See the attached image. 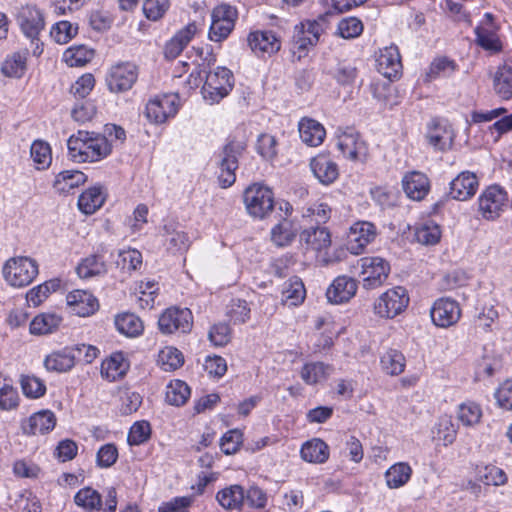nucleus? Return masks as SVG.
<instances>
[{"mask_svg": "<svg viewBox=\"0 0 512 512\" xmlns=\"http://www.w3.org/2000/svg\"><path fill=\"white\" fill-rule=\"evenodd\" d=\"M204 77L205 82L201 92L204 100L209 104L219 103L234 87V75L224 66H218L215 70L206 73Z\"/></svg>", "mask_w": 512, "mask_h": 512, "instance_id": "1", "label": "nucleus"}, {"mask_svg": "<svg viewBox=\"0 0 512 512\" xmlns=\"http://www.w3.org/2000/svg\"><path fill=\"white\" fill-rule=\"evenodd\" d=\"M139 67L131 61H119L111 65L105 74V85L113 94L125 93L138 80Z\"/></svg>", "mask_w": 512, "mask_h": 512, "instance_id": "2", "label": "nucleus"}, {"mask_svg": "<svg viewBox=\"0 0 512 512\" xmlns=\"http://www.w3.org/2000/svg\"><path fill=\"white\" fill-rule=\"evenodd\" d=\"M68 149L73 157L85 155L86 157H107L112 151V144L105 136H93L89 132L79 131L77 136L68 139Z\"/></svg>", "mask_w": 512, "mask_h": 512, "instance_id": "3", "label": "nucleus"}, {"mask_svg": "<svg viewBox=\"0 0 512 512\" xmlns=\"http://www.w3.org/2000/svg\"><path fill=\"white\" fill-rule=\"evenodd\" d=\"M243 200L248 214L253 218L264 219L274 210V193L269 187L260 184L247 187Z\"/></svg>", "mask_w": 512, "mask_h": 512, "instance_id": "4", "label": "nucleus"}, {"mask_svg": "<svg viewBox=\"0 0 512 512\" xmlns=\"http://www.w3.org/2000/svg\"><path fill=\"white\" fill-rule=\"evenodd\" d=\"M74 503L88 512H115L117 508V492L115 488H109L103 504L101 494L94 488L86 486L75 494Z\"/></svg>", "mask_w": 512, "mask_h": 512, "instance_id": "5", "label": "nucleus"}, {"mask_svg": "<svg viewBox=\"0 0 512 512\" xmlns=\"http://www.w3.org/2000/svg\"><path fill=\"white\" fill-rule=\"evenodd\" d=\"M335 145L342 157L352 160H363L368 157L366 142L353 128H338L335 133Z\"/></svg>", "mask_w": 512, "mask_h": 512, "instance_id": "6", "label": "nucleus"}, {"mask_svg": "<svg viewBox=\"0 0 512 512\" xmlns=\"http://www.w3.org/2000/svg\"><path fill=\"white\" fill-rule=\"evenodd\" d=\"M479 212L486 220H495L508 207L507 192L499 185L486 188L478 198Z\"/></svg>", "mask_w": 512, "mask_h": 512, "instance_id": "7", "label": "nucleus"}, {"mask_svg": "<svg viewBox=\"0 0 512 512\" xmlns=\"http://www.w3.org/2000/svg\"><path fill=\"white\" fill-rule=\"evenodd\" d=\"M409 303L407 290L397 286L384 292L374 304L377 315L383 318H393L400 314Z\"/></svg>", "mask_w": 512, "mask_h": 512, "instance_id": "8", "label": "nucleus"}, {"mask_svg": "<svg viewBox=\"0 0 512 512\" xmlns=\"http://www.w3.org/2000/svg\"><path fill=\"white\" fill-rule=\"evenodd\" d=\"M192 326L193 315L188 308H167L158 319L159 330L166 335L175 332L188 333L191 331Z\"/></svg>", "mask_w": 512, "mask_h": 512, "instance_id": "9", "label": "nucleus"}, {"mask_svg": "<svg viewBox=\"0 0 512 512\" xmlns=\"http://www.w3.org/2000/svg\"><path fill=\"white\" fill-rule=\"evenodd\" d=\"M358 262L361 266L362 282L365 289L378 288L388 278L390 265L384 258L369 256L361 258Z\"/></svg>", "mask_w": 512, "mask_h": 512, "instance_id": "10", "label": "nucleus"}, {"mask_svg": "<svg viewBox=\"0 0 512 512\" xmlns=\"http://www.w3.org/2000/svg\"><path fill=\"white\" fill-rule=\"evenodd\" d=\"M178 105V96L175 94L156 96L147 102L145 115L154 123H164L168 118L175 116Z\"/></svg>", "mask_w": 512, "mask_h": 512, "instance_id": "11", "label": "nucleus"}, {"mask_svg": "<svg viewBox=\"0 0 512 512\" xmlns=\"http://www.w3.org/2000/svg\"><path fill=\"white\" fill-rule=\"evenodd\" d=\"M430 315L432 322L436 326L448 328L459 321L461 309L457 301L448 297H442L434 302Z\"/></svg>", "mask_w": 512, "mask_h": 512, "instance_id": "12", "label": "nucleus"}, {"mask_svg": "<svg viewBox=\"0 0 512 512\" xmlns=\"http://www.w3.org/2000/svg\"><path fill=\"white\" fill-rule=\"evenodd\" d=\"M32 260L28 257H18L8 260L3 267L5 280L15 287H24L32 282Z\"/></svg>", "mask_w": 512, "mask_h": 512, "instance_id": "13", "label": "nucleus"}, {"mask_svg": "<svg viewBox=\"0 0 512 512\" xmlns=\"http://www.w3.org/2000/svg\"><path fill=\"white\" fill-rule=\"evenodd\" d=\"M455 136L452 125L444 119H433L426 135L429 145L442 152L451 149Z\"/></svg>", "mask_w": 512, "mask_h": 512, "instance_id": "14", "label": "nucleus"}, {"mask_svg": "<svg viewBox=\"0 0 512 512\" xmlns=\"http://www.w3.org/2000/svg\"><path fill=\"white\" fill-rule=\"evenodd\" d=\"M357 281L349 276L336 277L327 288L326 297L332 304H342L352 299L357 292Z\"/></svg>", "mask_w": 512, "mask_h": 512, "instance_id": "15", "label": "nucleus"}, {"mask_svg": "<svg viewBox=\"0 0 512 512\" xmlns=\"http://www.w3.org/2000/svg\"><path fill=\"white\" fill-rule=\"evenodd\" d=\"M375 236L374 224L365 221L357 222L350 228L347 249L353 254H360L374 240Z\"/></svg>", "mask_w": 512, "mask_h": 512, "instance_id": "16", "label": "nucleus"}, {"mask_svg": "<svg viewBox=\"0 0 512 512\" xmlns=\"http://www.w3.org/2000/svg\"><path fill=\"white\" fill-rule=\"evenodd\" d=\"M66 300L71 312L80 317L90 316L99 308L97 298L86 290H74L67 295Z\"/></svg>", "mask_w": 512, "mask_h": 512, "instance_id": "17", "label": "nucleus"}, {"mask_svg": "<svg viewBox=\"0 0 512 512\" xmlns=\"http://www.w3.org/2000/svg\"><path fill=\"white\" fill-rule=\"evenodd\" d=\"M377 70L384 77L393 80L399 77L402 63L397 46L391 45L380 50L377 58Z\"/></svg>", "mask_w": 512, "mask_h": 512, "instance_id": "18", "label": "nucleus"}, {"mask_svg": "<svg viewBox=\"0 0 512 512\" xmlns=\"http://www.w3.org/2000/svg\"><path fill=\"white\" fill-rule=\"evenodd\" d=\"M248 44L257 56L272 55L280 50L281 42L273 31H255L248 36Z\"/></svg>", "mask_w": 512, "mask_h": 512, "instance_id": "19", "label": "nucleus"}, {"mask_svg": "<svg viewBox=\"0 0 512 512\" xmlns=\"http://www.w3.org/2000/svg\"><path fill=\"white\" fill-rule=\"evenodd\" d=\"M162 236L164 237V245L167 250L172 252L185 251L190 245L187 233L174 220H168L164 223Z\"/></svg>", "mask_w": 512, "mask_h": 512, "instance_id": "20", "label": "nucleus"}, {"mask_svg": "<svg viewBox=\"0 0 512 512\" xmlns=\"http://www.w3.org/2000/svg\"><path fill=\"white\" fill-rule=\"evenodd\" d=\"M478 188V180L474 173L461 172L450 182L449 195L459 201H465L472 197Z\"/></svg>", "mask_w": 512, "mask_h": 512, "instance_id": "21", "label": "nucleus"}, {"mask_svg": "<svg viewBox=\"0 0 512 512\" xmlns=\"http://www.w3.org/2000/svg\"><path fill=\"white\" fill-rule=\"evenodd\" d=\"M300 243L305 245L307 250L320 252L331 245V235L326 227L311 226L300 233Z\"/></svg>", "mask_w": 512, "mask_h": 512, "instance_id": "22", "label": "nucleus"}, {"mask_svg": "<svg viewBox=\"0 0 512 512\" xmlns=\"http://www.w3.org/2000/svg\"><path fill=\"white\" fill-rule=\"evenodd\" d=\"M247 130L244 125L237 126L227 137L223 147L222 160H238L243 157L247 146Z\"/></svg>", "mask_w": 512, "mask_h": 512, "instance_id": "23", "label": "nucleus"}, {"mask_svg": "<svg viewBox=\"0 0 512 512\" xmlns=\"http://www.w3.org/2000/svg\"><path fill=\"white\" fill-rule=\"evenodd\" d=\"M298 131L303 143L311 147H317L323 143L326 130L317 120L303 117L298 123Z\"/></svg>", "mask_w": 512, "mask_h": 512, "instance_id": "24", "label": "nucleus"}, {"mask_svg": "<svg viewBox=\"0 0 512 512\" xmlns=\"http://www.w3.org/2000/svg\"><path fill=\"white\" fill-rule=\"evenodd\" d=\"M402 186L407 197L417 201L424 199L430 189L427 176L417 171L406 174L402 179Z\"/></svg>", "mask_w": 512, "mask_h": 512, "instance_id": "25", "label": "nucleus"}, {"mask_svg": "<svg viewBox=\"0 0 512 512\" xmlns=\"http://www.w3.org/2000/svg\"><path fill=\"white\" fill-rule=\"evenodd\" d=\"M300 455L308 463L323 464L329 459V446L322 439L313 438L303 443Z\"/></svg>", "mask_w": 512, "mask_h": 512, "instance_id": "26", "label": "nucleus"}, {"mask_svg": "<svg viewBox=\"0 0 512 512\" xmlns=\"http://www.w3.org/2000/svg\"><path fill=\"white\" fill-rule=\"evenodd\" d=\"M87 181V175L80 170H64L57 174L53 187L61 194H69Z\"/></svg>", "mask_w": 512, "mask_h": 512, "instance_id": "27", "label": "nucleus"}, {"mask_svg": "<svg viewBox=\"0 0 512 512\" xmlns=\"http://www.w3.org/2000/svg\"><path fill=\"white\" fill-rule=\"evenodd\" d=\"M197 31L194 23L188 24L185 28L180 30L173 38H171L165 45L164 55L167 59H175L184 49V47L191 41Z\"/></svg>", "mask_w": 512, "mask_h": 512, "instance_id": "28", "label": "nucleus"}, {"mask_svg": "<svg viewBox=\"0 0 512 512\" xmlns=\"http://www.w3.org/2000/svg\"><path fill=\"white\" fill-rule=\"evenodd\" d=\"M107 271L105 260L98 254L83 258L76 267V273L81 279L103 276Z\"/></svg>", "mask_w": 512, "mask_h": 512, "instance_id": "29", "label": "nucleus"}, {"mask_svg": "<svg viewBox=\"0 0 512 512\" xmlns=\"http://www.w3.org/2000/svg\"><path fill=\"white\" fill-rule=\"evenodd\" d=\"M106 196L100 186H93L86 189L78 198L79 210L86 214L91 215L102 207Z\"/></svg>", "mask_w": 512, "mask_h": 512, "instance_id": "30", "label": "nucleus"}, {"mask_svg": "<svg viewBox=\"0 0 512 512\" xmlns=\"http://www.w3.org/2000/svg\"><path fill=\"white\" fill-rule=\"evenodd\" d=\"M216 500L226 510L241 509L245 503V492L241 485H230L217 492Z\"/></svg>", "mask_w": 512, "mask_h": 512, "instance_id": "31", "label": "nucleus"}, {"mask_svg": "<svg viewBox=\"0 0 512 512\" xmlns=\"http://www.w3.org/2000/svg\"><path fill=\"white\" fill-rule=\"evenodd\" d=\"M495 93L503 100L512 99V63H504L493 79Z\"/></svg>", "mask_w": 512, "mask_h": 512, "instance_id": "32", "label": "nucleus"}, {"mask_svg": "<svg viewBox=\"0 0 512 512\" xmlns=\"http://www.w3.org/2000/svg\"><path fill=\"white\" fill-rule=\"evenodd\" d=\"M28 57V49L14 52L2 63L1 72L7 77H21L27 68Z\"/></svg>", "mask_w": 512, "mask_h": 512, "instance_id": "33", "label": "nucleus"}, {"mask_svg": "<svg viewBox=\"0 0 512 512\" xmlns=\"http://www.w3.org/2000/svg\"><path fill=\"white\" fill-rule=\"evenodd\" d=\"M332 370L330 365L323 362H310L302 367L300 376L307 385H315L325 381Z\"/></svg>", "mask_w": 512, "mask_h": 512, "instance_id": "34", "label": "nucleus"}, {"mask_svg": "<svg viewBox=\"0 0 512 512\" xmlns=\"http://www.w3.org/2000/svg\"><path fill=\"white\" fill-rule=\"evenodd\" d=\"M44 365L47 370L66 372L75 366V356L71 354L69 347H65L48 355L44 360Z\"/></svg>", "mask_w": 512, "mask_h": 512, "instance_id": "35", "label": "nucleus"}, {"mask_svg": "<svg viewBox=\"0 0 512 512\" xmlns=\"http://www.w3.org/2000/svg\"><path fill=\"white\" fill-rule=\"evenodd\" d=\"M316 44L317 42L305 32L303 25L297 24L294 27L291 52L295 59L300 61L307 55L309 48L315 46Z\"/></svg>", "mask_w": 512, "mask_h": 512, "instance_id": "36", "label": "nucleus"}, {"mask_svg": "<svg viewBox=\"0 0 512 512\" xmlns=\"http://www.w3.org/2000/svg\"><path fill=\"white\" fill-rule=\"evenodd\" d=\"M95 56L93 49L86 45H74L65 50L63 61L70 67H83Z\"/></svg>", "mask_w": 512, "mask_h": 512, "instance_id": "37", "label": "nucleus"}, {"mask_svg": "<svg viewBox=\"0 0 512 512\" xmlns=\"http://www.w3.org/2000/svg\"><path fill=\"white\" fill-rule=\"evenodd\" d=\"M306 296V290L302 280L297 277H291L285 282L282 290V301L290 306L301 304Z\"/></svg>", "mask_w": 512, "mask_h": 512, "instance_id": "38", "label": "nucleus"}, {"mask_svg": "<svg viewBox=\"0 0 512 512\" xmlns=\"http://www.w3.org/2000/svg\"><path fill=\"white\" fill-rule=\"evenodd\" d=\"M412 468L408 463L399 462L392 465L385 473L386 484L391 489L404 486L411 478Z\"/></svg>", "mask_w": 512, "mask_h": 512, "instance_id": "39", "label": "nucleus"}, {"mask_svg": "<svg viewBox=\"0 0 512 512\" xmlns=\"http://www.w3.org/2000/svg\"><path fill=\"white\" fill-rule=\"evenodd\" d=\"M457 69L458 65L454 60L446 56L437 57L429 66L426 73V80L432 81L441 77H450L457 71Z\"/></svg>", "mask_w": 512, "mask_h": 512, "instance_id": "40", "label": "nucleus"}, {"mask_svg": "<svg viewBox=\"0 0 512 512\" xmlns=\"http://www.w3.org/2000/svg\"><path fill=\"white\" fill-rule=\"evenodd\" d=\"M117 330L127 336L136 337L143 332L144 326L142 320L133 313H123L115 318Z\"/></svg>", "mask_w": 512, "mask_h": 512, "instance_id": "41", "label": "nucleus"}, {"mask_svg": "<svg viewBox=\"0 0 512 512\" xmlns=\"http://www.w3.org/2000/svg\"><path fill=\"white\" fill-rule=\"evenodd\" d=\"M380 363L386 374L396 376L404 371L406 360L400 351L389 349L381 356Z\"/></svg>", "mask_w": 512, "mask_h": 512, "instance_id": "42", "label": "nucleus"}, {"mask_svg": "<svg viewBox=\"0 0 512 512\" xmlns=\"http://www.w3.org/2000/svg\"><path fill=\"white\" fill-rule=\"evenodd\" d=\"M414 236L416 241L422 245H436L441 239L440 226L432 221L425 222L416 227Z\"/></svg>", "mask_w": 512, "mask_h": 512, "instance_id": "43", "label": "nucleus"}, {"mask_svg": "<svg viewBox=\"0 0 512 512\" xmlns=\"http://www.w3.org/2000/svg\"><path fill=\"white\" fill-rule=\"evenodd\" d=\"M190 387L182 380H174L169 383L166 390V401L170 405L182 406L189 399Z\"/></svg>", "mask_w": 512, "mask_h": 512, "instance_id": "44", "label": "nucleus"}, {"mask_svg": "<svg viewBox=\"0 0 512 512\" xmlns=\"http://www.w3.org/2000/svg\"><path fill=\"white\" fill-rule=\"evenodd\" d=\"M310 168L323 185L333 183L339 176V169L335 162H310Z\"/></svg>", "mask_w": 512, "mask_h": 512, "instance_id": "45", "label": "nucleus"}, {"mask_svg": "<svg viewBox=\"0 0 512 512\" xmlns=\"http://www.w3.org/2000/svg\"><path fill=\"white\" fill-rule=\"evenodd\" d=\"M477 44L485 50L499 52L502 49L501 42L494 27L484 28L477 26L474 30Z\"/></svg>", "mask_w": 512, "mask_h": 512, "instance_id": "46", "label": "nucleus"}, {"mask_svg": "<svg viewBox=\"0 0 512 512\" xmlns=\"http://www.w3.org/2000/svg\"><path fill=\"white\" fill-rule=\"evenodd\" d=\"M477 479L485 485L500 486L507 482L505 472L494 465L477 467Z\"/></svg>", "mask_w": 512, "mask_h": 512, "instance_id": "47", "label": "nucleus"}, {"mask_svg": "<svg viewBox=\"0 0 512 512\" xmlns=\"http://www.w3.org/2000/svg\"><path fill=\"white\" fill-rule=\"evenodd\" d=\"M126 365L121 355L111 356L102 362L101 375L109 381H116L124 376Z\"/></svg>", "mask_w": 512, "mask_h": 512, "instance_id": "48", "label": "nucleus"}, {"mask_svg": "<svg viewBox=\"0 0 512 512\" xmlns=\"http://www.w3.org/2000/svg\"><path fill=\"white\" fill-rule=\"evenodd\" d=\"M481 416L480 406L473 401L464 402L458 407L457 418L464 426L470 427L479 423Z\"/></svg>", "mask_w": 512, "mask_h": 512, "instance_id": "49", "label": "nucleus"}, {"mask_svg": "<svg viewBox=\"0 0 512 512\" xmlns=\"http://www.w3.org/2000/svg\"><path fill=\"white\" fill-rule=\"evenodd\" d=\"M61 320L56 313H42L34 317V334L53 333L59 327Z\"/></svg>", "mask_w": 512, "mask_h": 512, "instance_id": "50", "label": "nucleus"}, {"mask_svg": "<svg viewBox=\"0 0 512 512\" xmlns=\"http://www.w3.org/2000/svg\"><path fill=\"white\" fill-rule=\"evenodd\" d=\"M435 438L442 441L445 446L452 444L456 439L457 430L451 417H440L435 427Z\"/></svg>", "mask_w": 512, "mask_h": 512, "instance_id": "51", "label": "nucleus"}, {"mask_svg": "<svg viewBox=\"0 0 512 512\" xmlns=\"http://www.w3.org/2000/svg\"><path fill=\"white\" fill-rule=\"evenodd\" d=\"M363 32V23L356 17H345L341 19L337 26V35L344 39H354Z\"/></svg>", "mask_w": 512, "mask_h": 512, "instance_id": "52", "label": "nucleus"}, {"mask_svg": "<svg viewBox=\"0 0 512 512\" xmlns=\"http://www.w3.org/2000/svg\"><path fill=\"white\" fill-rule=\"evenodd\" d=\"M158 361L165 371H173L183 365L184 357L177 348L166 347L160 351Z\"/></svg>", "mask_w": 512, "mask_h": 512, "instance_id": "53", "label": "nucleus"}, {"mask_svg": "<svg viewBox=\"0 0 512 512\" xmlns=\"http://www.w3.org/2000/svg\"><path fill=\"white\" fill-rule=\"evenodd\" d=\"M78 33V26H74L69 21H60L55 23L50 31L51 37L59 44L68 43Z\"/></svg>", "mask_w": 512, "mask_h": 512, "instance_id": "54", "label": "nucleus"}, {"mask_svg": "<svg viewBox=\"0 0 512 512\" xmlns=\"http://www.w3.org/2000/svg\"><path fill=\"white\" fill-rule=\"evenodd\" d=\"M151 436V426L147 421L135 422L128 433L127 441L131 446L145 443Z\"/></svg>", "mask_w": 512, "mask_h": 512, "instance_id": "55", "label": "nucleus"}, {"mask_svg": "<svg viewBox=\"0 0 512 512\" xmlns=\"http://www.w3.org/2000/svg\"><path fill=\"white\" fill-rule=\"evenodd\" d=\"M295 238V232L288 221L277 224L271 231V239L277 246H287Z\"/></svg>", "mask_w": 512, "mask_h": 512, "instance_id": "56", "label": "nucleus"}, {"mask_svg": "<svg viewBox=\"0 0 512 512\" xmlns=\"http://www.w3.org/2000/svg\"><path fill=\"white\" fill-rule=\"evenodd\" d=\"M227 314L235 324H242L250 318V308L245 300L232 299Z\"/></svg>", "mask_w": 512, "mask_h": 512, "instance_id": "57", "label": "nucleus"}, {"mask_svg": "<svg viewBox=\"0 0 512 512\" xmlns=\"http://www.w3.org/2000/svg\"><path fill=\"white\" fill-rule=\"evenodd\" d=\"M169 8V0H145L142 6L145 17L157 21L164 16Z\"/></svg>", "mask_w": 512, "mask_h": 512, "instance_id": "58", "label": "nucleus"}, {"mask_svg": "<svg viewBox=\"0 0 512 512\" xmlns=\"http://www.w3.org/2000/svg\"><path fill=\"white\" fill-rule=\"evenodd\" d=\"M117 265H122V269L127 271H136L142 265V254L136 249L120 251Z\"/></svg>", "mask_w": 512, "mask_h": 512, "instance_id": "59", "label": "nucleus"}, {"mask_svg": "<svg viewBox=\"0 0 512 512\" xmlns=\"http://www.w3.org/2000/svg\"><path fill=\"white\" fill-rule=\"evenodd\" d=\"M373 201L382 209L395 206L397 195L393 190L386 187H374L370 190Z\"/></svg>", "mask_w": 512, "mask_h": 512, "instance_id": "60", "label": "nucleus"}, {"mask_svg": "<svg viewBox=\"0 0 512 512\" xmlns=\"http://www.w3.org/2000/svg\"><path fill=\"white\" fill-rule=\"evenodd\" d=\"M243 440V434L238 429L229 430L226 432L220 442L221 450L226 455H231L236 453Z\"/></svg>", "mask_w": 512, "mask_h": 512, "instance_id": "61", "label": "nucleus"}, {"mask_svg": "<svg viewBox=\"0 0 512 512\" xmlns=\"http://www.w3.org/2000/svg\"><path fill=\"white\" fill-rule=\"evenodd\" d=\"M256 149L262 158L273 159L277 156V140L270 134H261L257 139Z\"/></svg>", "mask_w": 512, "mask_h": 512, "instance_id": "62", "label": "nucleus"}, {"mask_svg": "<svg viewBox=\"0 0 512 512\" xmlns=\"http://www.w3.org/2000/svg\"><path fill=\"white\" fill-rule=\"evenodd\" d=\"M56 416L51 410H41L34 413V429L41 434L51 432L56 426Z\"/></svg>", "mask_w": 512, "mask_h": 512, "instance_id": "63", "label": "nucleus"}, {"mask_svg": "<svg viewBox=\"0 0 512 512\" xmlns=\"http://www.w3.org/2000/svg\"><path fill=\"white\" fill-rule=\"evenodd\" d=\"M238 162H219L216 171L219 185L222 188H228L236 180L235 170Z\"/></svg>", "mask_w": 512, "mask_h": 512, "instance_id": "64", "label": "nucleus"}]
</instances>
